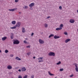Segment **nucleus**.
I'll use <instances>...</instances> for the list:
<instances>
[{
    "mask_svg": "<svg viewBox=\"0 0 78 78\" xmlns=\"http://www.w3.org/2000/svg\"><path fill=\"white\" fill-rule=\"evenodd\" d=\"M19 2V0H15V2Z\"/></svg>",
    "mask_w": 78,
    "mask_h": 78,
    "instance_id": "nucleus-38",
    "label": "nucleus"
},
{
    "mask_svg": "<svg viewBox=\"0 0 78 78\" xmlns=\"http://www.w3.org/2000/svg\"><path fill=\"white\" fill-rule=\"evenodd\" d=\"M59 9H60L61 10L62 9V7L61 6H60L59 7Z\"/></svg>",
    "mask_w": 78,
    "mask_h": 78,
    "instance_id": "nucleus-34",
    "label": "nucleus"
},
{
    "mask_svg": "<svg viewBox=\"0 0 78 78\" xmlns=\"http://www.w3.org/2000/svg\"><path fill=\"white\" fill-rule=\"evenodd\" d=\"M33 59H35L36 58V57L35 56H34L33 57Z\"/></svg>",
    "mask_w": 78,
    "mask_h": 78,
    "instance_id": "nucleus-44",
    "label": "nucleus"
},
{
    "mask_svg": "<svg viewBox=\"0 0 78 78\" xmlns=\"http://www.w3.org/2000/svg\"><path fill=\"white\" fill-rule=\"evenodd\" d=\"M7 69H9V70L10 69H12V66L10 65H9L7 66Z\"/></svg>",
    "mask_w": 78,
    "mask_h": 78,
    "instance_id": "nucleus-11",
    "label": "nucleus"
},
{
    "mask_svg": "<svg viewBox=\"0 0 78 78\" xmlns=\"http://www.w3.org/2000/svg\"><path fill=\"white\" fill-rule=\"evenodd\" d=\"M27 48H30V46H27Z\"/></svg>",
    "mask_w": 78,
    "mask_h": 78,
    "instance_id": "nucleus-43",
    "label": "nucleus"
},
{
    "mask_svg": "<svg viewBox=\"0 0 78 78\" xmlns=\"http://www.w3.org/2000/svg\"><path fill=\"white\" fill-rule=\"evenodd\" d=\"M31 78H34V75H32L31 77Z\"/></svg>",
    "mask_w": 78,
    "mask_h": 78,
    "instance_id": "nucleus-33",
    "label": "nucleus"
},
{
    "mask_svg": "<svg viewBox=\"0 0 78 78\" xmlns=\"http://www.w3.org/2000/svg\"><path fill=\"white\" fill-rule=\"evenodd\" d=\"M55 78H56V77H55Z\"/></svg>",
    "mask_w": 78,
    "mask_h": 78,
    "instance_id": "nucleus-49",
    "label": "nucleus"
},
{
    "mask_svg": "<svg viewBox=\"0 0 78 78\" xmlns=\"http://www.w3.org/2000/svg\"><path fill=\"white\" fill-rule=\"evenodd\" d=\"M39 43H40L41 44H44V41L42 40V39H39Z\"/></svg>",
    "mask_w": 78,
    "mask_h": 78,
    "instance_id": "nucleus-5",
    "label": "nucleus"
},
{
    "mask_svg": "<svg viewBox=\"0 0 78 78\" xmlns=\"http://www.w3.org/2000/svg\"><path fill=\"white\" fill-rule=\"evenodd\" d=\"M15 9H9V11H15Z\"/></svg>",
    "mask_w": 78,
    "mask_h": 78,
    "instance_id": "nucleus-18",
    "label": "nucleus"
},
{
    "mask_svg": "<svg viewBox=\"0 0 78 78\" xmlns=\"http://www.w3.org/2000/svg\"><path fill=\"white\" fill-rule=\"evenodd\" d=\"M27 78V75H25L23 78Z\"/></svg>",
    "mask_w": 78,
    "mask_h": 78,
    "instance_id": "nucleus-31",
    "label": "nucleus"
},
{
    "mask_svg": "<svg viewBox=\"0 0 78 78\" xmlns=\"http://www.w3.org/2000/svg\"><path fill=\"white\" fill-rule=\"evenodd\" d=\"M69 41H70V39H67L65 40V43H67L68 42H69Z\"/></svg>",
    "mask_w": 78,
    "mask_h": 78,
    "instance_id": "nucleus-8",
    "label": "nucleus"
},
{
    "mask_svg": "<svg viewBox=\"0 0 78 78\" xmlns=\"http://www.w3.org/2000/svg\"><path fill=\"white\" fill-rule=\"evenodd\" d=\"M14 34H13V33H11V38L12 39H13L14 38Z\"/></svg>",
    "mask_w": 78,
    "mask_h": 78,
    "instance_id": "nucleus-9",
    "label": "nucleus"
},
{
    "mask_svg": "<svg viewBox=\"0 0 78 78\" xmlns=\"http://www.w3.org/2000/svg\"><path fill=\"white\" fill-rule=\"evenodd\" d=\"M48 55L49 56H55V53L53 52H50L48 53Z\"/></svg>",
    "mask_w": 78,
    "mask_h": 78,
    "instance_id": "nucleus-2",
    "label": "nucleus"
},
{
    "mask_svg": "<svg viewBox=\"0 0 78 78\" xmlns=\"http://www.w3.org/2000/svg\"><path fill=\"white\" fill-rule=\"evenodd\" d=\"M69 22L71 23H74V22H75V20L73 19L70 20H69Z\"/></svg>",
    "mask_w": 78,
    "mask_h": 78,
    "instance_id": "nucleus-7",
    "label": "nucleus"
},
{
    "mask_svg": "<svg viewBox=\"0 0 78 78\" xmlns=\"http://www.w3.org/2000/svg\"><path fill=\"white\" fill-rule=\"evenodd\" d=\"M44 25L45 28H47L48 27V24H47L45 23Z\"/></svg>",
    "mask_w": 78,
    "mask_h": 78,
    "instance_id": "nucleus-19",
    "label": "nucleus"
},
{
    "mask_svg": "<svg viewBox=\"0 0 78 78\" xmlns=\"http://www.w3.org/2000/svg\"><path fill=\"white\" fill-rule=\"evenodd\" d=\"M7 39L6 37H4L2 38V41H5Z\"/></svg>",
    "mask_w": 78,
    "mask_h": 78,
    "instance_id": "nucleus-10",
    "label": "nucleus"
},
{
    "mask_svg": "<svg viewBox=\"0 0 78 78\" xmlns=\"http://www.w3.org/2000/svg\"><path fill=\"white\" fill-rule=\"evenodd\" d=\"M8 52H9V51L7 49L5 50V53H8Z\"/></svg>",
    "mask_w": 78,
    "mask_h": 78,
    "instance_id": "nucleus-25",
    "label": "nucleus"
},
{
    "mask_svg": "<svg viewBox=\"0 0 78 78\" xmlns=\"http://www.w3.org/2000/svg\"><path fill=\"white\" fill-rule=\"evenodd\" d=\"M63 27H64V26L62 24H61L60 26V28H62Z\"/></svg>",
    "mask_w": 78,
    "mask_h": 78,
    "instance_id": "nucleus-26",
    "label": "nucleus"
},
{
    "mask_svg": "<svg viewBox=\"0 0 78 78\" xmlns=\"http://www.w3.org/2000/svg\"><path fill=\"white\" fill-rule=\"evenodd\" d=\"M23 8L24 9H27V8H28V6H25L24 7H23Z\"/></svg>",
    "mask_w": 78,
    "mask_h": 78,
    "instance_id": "nucleus-24",
    "label": "nucleus"
},
{
    "mask_svg": "<svg viewBox=\"0 0 78 78\" xmlns=\"http://www.w3.org/2000/svg\"><path fill=\"white\" fill-rule=\"evenodd\" d=\"M34 6V3H32L29 5V6L30 7H33Z\"/></svg>",
    "mask_w": 78,
    "mask_h": 78,
    "instance_id": "nucleus-6",
    "label": "nucleus"
},
{
    "mask_svg": "<svg viewBox=\"0 0 78 78\" xmlns=\"http://www.w3.org/2000/svg\"><path fill=\"white\" fill-rule=\"evenodd\" d=\"M12 42H13V44H19L20 42L18 40L14 39L12 40Z\"/></svg>",
    "mask_w": 78,
    "mask_h": 78,
    "instance_id": "nucleus-1",
    "label": "nucleus"
},
{
    "mask_svg": "<svg viewBox=\"0 0 78 78\" xmlns=\"http://www.w3.org/2000/svg\"><path fill=\"white\" fill-rule=\"evenodd\" d=\"M73 74H72L69 76L70 77H73Z\"/></svg>",
    "mask_w": 78,
    "mask_h": 78,
    "instance_id": "nucleus-37",
    "label": "nucleus"
},
{
    "mask_svg": "<svg viewBox=\"0 0 78 78\" xmlns=\"http://www.w3.org/2000/svg\"><path fill=\"white\" fill-rule=\"evenodd\" d=\"M38 62H43V60H39L38 61Z\"/></svg>",
    "mask_w": 78,
    "mask_h": 78,
    "instance_id": "nucleus-36",
    "label": "nucleus"
},
{
    "mask_svg": "<svg viewBox=\"0 0 78 78\" xmlns=\"http://www.w3.org/2000/svg\"><path fill=\"white\" fill-rule=\"evenodd\" d=\"M48 74L49 75H50V76H53L55 75V74H53L50 73V72H49V71L48 72Z\"/></svg>",
    "mask_w": 78,
    "mask_h": 78,
    "instance_id": "nucleus-15",
    "label": "nucleus"
},
{
    "mask_svg": "<svg viewBox=\"0 0 78 78\" xmlns=\"http://www.w3.org/2000/svg\"><path fill=\"white\" fill-rule=\"evenodd\" d=\"M21 70L22 72H24V71H25L26 70V68H25V67H23L22 68Z\"/></svg>",
    "mask_w": 78,
    "mask_h": 78,
    "instance_id": "nucleus-12",
    "label": "nucleus"
},
{
    "mask_svg": "<svg viewBox=\"0 0 78 78\" xmlns=\"http://www.w3.org/2000/svg\"><path fill=\"white\" fill-rule=\"evenodd\" d=\"M18 71H19V72H21V70L20 69H19V70H18Z\"/></svg>",
    "mask_w": 78,
    "mask_h": 78,
    "instance_id": "nucleus-45",
    "label": "nucleus"
},
{
    "mask_svg": "<svg viewBox=\"0 0 78 78\" xmlns=\"http://www.w3.org/2000/svg\"><path fill=\"white\" fill-rule=\"evenodd\" d=\"M30 10H32L33 8L31 7L30 8Z\"/></svg>",
    "mask_w": 78,
    "mask_h": 78,
    "instance_id": "nucleus-40",
    "label": "nucleus"
},
{
    "mask_svg": "<svg viewBox=\"0 0 78 78\" xmlns=\"http://www.w3.org/2000/svg\"><path fill=\"white\" fill-rule=\"evenodd\" d=\"M18 78H22V77L21 76H19Z\"/></svg>",
    "mask_w": 78,
    "mask_h": 78,
    "instance_id": "nucleus-41",
    "label": "nucleus"
},
{
    "mask_svg": "<svg viewBox=\"0 0 78 78\" xmlns=\"http://www.w3.org/2000/svg\"><path fill=\"white\" fill-rule=\"evenodd\" d=\"M59 36H58L56 35H55L54 37V38H55V39H58V38H59Z\"/></svg>",
    "mask_w": 78,
    "mask_h": 78,
    "instance_id": "nucleus-16",
    "label": "nucleus"
},
{
    "mask_svg": "<svg viewBox=\"0 0 78 78\" xmlns=\"http://www.w3.org/2000/svg\"><path fill=\"white\" fill-rule=\"evenodd\" d=\"M16 22L15 21H13L12 22V23L13 24V25H15L16 24Z\"/></svg>",
    "mask_w": 78,
    "mask_h": 78,
    "instance_id": "nucleus-20",
    "label": "nucleus"
},
{
    "mask_svg": "<svg viewBox=\"0 0 78 78\" xmlns=\"http://www.w3.org/2000/svg\"><path fill=\"white\" fill-rule=\"evenodd\" d=\"M15 59H17V60H18V61H20L21 60V58H19L18 57H16Z\"/></svg>",
    "mask_w": 78,
    "mask_h": 78,
    "instance_id": "nucleus-13",
    "label": "nucleus"
},
{
    "mask_svg": "<svg viewBox=\"0 0 78 78\" xmlns=\"http://www.w3.org/2000/svg\"><path fill=\"white\" fill-rule=\"evenodd\" d=\"M22 32L23 33L25 32V28L24 27H23L22 28Z\"/></svg>",
    "mask_w": 78,
    "mask_h": 78,
    "instance_id": "nucleus-14",
    "label": "nucleus"
},
{
    "mask_svg": "<svg viewBox=\"0 0 78 78\" xmlns=\"http://www.w3.org/2000/svg\"><path fill=\"white\" fill-rule=\"evenodd\" d=\"M19 14H21V12H19Z\"/></svg>",
    "mask_w": 78,
    "mask_h": 78,
    "instance_id": "nucleus-47",
    "label": "nucleus"
},
{
    "mask_svg": "<svg viewBox=\"0 0 78 78\" xmlns=\"http://www.w3.org/2000/svg\"><path fill=\"white\" fill-rule=\"evenodd\" d=\"M61 62L60 61H59L58 63H56L57 65H59V64H61Z\"/></svg>",
    "mask_w": 78,
    "mask_h": 78,
    "instance_id": "nucleus-22",
    "label": "nucleus"
},
{
    "mask_svg": "<svg viewBox=\"0 0 78 78\" xmlns=\"http://www.w3.org/2000/svg\"><path fill=\"white\" fill-rule=\"evenodd\" d=\"M0 53H2V50H0Z\"/></svg>",
    "mask_w": 78,
    "mask_h": 78,
    "instance_id": "nucleus-46",
    "label": "nucleus"
},
{
    "mask_svg": "<svg viewBox=\"0 0 78 78\" xmlns=\"http://www.w3.org/2000/svg\"><path fill=\"white\" fill-rule=\"evenodd\" d=\"M77 13H78V10H77Z\"/></svg>",
    "mask_w": 78,
    "mask_h": 78,
    "instance_id": "nucleus-48",
    "label": "nucleus"
},
{
    "mask_svg": "<svg viewBox=\"0 0 78 78\" xmlns=\"http://www.w3.org/2000/svg\"><path fill=\"white\" fill-rule=\"evenodd\" d=\"M16 28V26L13 27H10V28H11V29H15V28Z\"/></svg>",
    "mask_w": 78,
    "mask_h": 78,
    "instance_id": "nucleus-23",
    "label": "nucleus"
},
{
    "mask_svg": "<svg viewBox=\"0 0 78 78\" xmlns=\"http://www.w3.org/2000/svg\"><path fill=\"white\" fill-rule=\"evenodd\" d=\"M34 35V33H32V34H31V36H33Z\"/></svg>",
    "mask_w": 78,
    "mask_h": 78,
    "instance_id": "nucleus-42",
    "label": "nucleus"
},
{
    "mask_svg": "<svg viewBox=\"0 0 78 78\" xmlns=\"http://www.w3.org/2000/svg\"><path fill=\"white\" fill-rule=\"evenodd\" d=\"M56 30L57 31H59V30H62V28H56Z\"/></svg>",
    "mask_w": 78,
    "mask_h": 78,
    "instance_id": "nucleus-17",
    "label": "nucleus"
},
{
    "mask_svg": "<svg viewBox=\"0 0 78 78\" xmlns=\"http://www.w3.org/2000/svg\"><path fill=\"white\" fill-rule=\"evenodd\" d=\"M59 70L61 72H62V71H63V70H64V69H60Z\"/></svg>",
    "mask_w": 78,
    "mask_h": 78,
    "instance_id": "nucleus-27",
    "label": "nucleus"
},
{
    "mask_svg": "<svg viewBox=\"0 0 78 78\" xmlns=\"http://www.w3.org/2000/svg\"><path fill=\"white\" fill-rule=\"evenodd\" d=\"M16 26V27H17L19 28V27H20V22H18L16 24L15 26Z\"/></svg>",
    "mask_w": 78,
    "mask_h": 78,
    "instance_id": "nucleus-4",
    "label": "nucleus"
},
{
    "mask_svg": "<svg viewBox=\"0 0 78 78\" xmlns=\"http://www.w3.org/2000/svg\"><path fill=\"white\" fill-rule=\"evenodd\" d=\"M64 34L65 35H67L68 34L67 33V32H65L64 33Z\"/></svg>",
    "mask_w": 78,
    "mask_h": 78,
    "instance_id": "nucleus-30",
    "label": "nucleus"
},
{
    "mask_svg": "<svg viewBox=\"0 0 78 78\" xmlns=\"http://www.w3.org/2000/svg\"><path fill=\"white\" fill-rule=\"evenodd\" d=\"M74 64H75V66L76 67V68H75L76 71L78 72V66H77V64H76V63H75Z\"/></svg>",
    "mask_w": 78,
    "mask_h": 78,
    "instance_id": "nucleus-3",
    "label": "nucleus"
},
{
    "mask_svg": "<svg viewBox=\"0 0 78 78\" xmlns=\"http://www.w3.org/2000/svg\"><path fill=\"white\" fill-rule=\"evenodd\" d=\"M10 57H13L14 56V55L12 54H11L10 55Z\"/></svg>",
    "mask_w": 78,
    "mask_h": 78,
    "instance_id": "nucleus-29",
    "label": "nucleus"
},
{
    "mask_svg": "<svg viewBox=\"0 0 78 78\" xmlns=\"http://www.w3.org/2000/svg\"><path fill=\"white\" fill-rule=\"evenodd\" d=\"M50 17H51L48 16V17H47V19H49V18H50Z\"/></svg>",
    "mask_w": 78,
    "mask_h": 78,
    "instance_id": "nucleus-39",
    "label": "nucleus"
},
{
    "mask_svg": "<svg viewBox=\"0 0 78 78\" xmlns=\"http://www.w3.org/2000/svg\"><path fill=\"white\" fill-rule=\"evenodd\" d=\"M43 58L42 57H40L39 58H38V59L39 60H40V59H42Z\"/></svg>",
    "mask_w": 78,
    "mask_h": 78,
    "instance_id": "nucleus-28",
    "label": "nucleus"
},
{
    "mask_svg": "<svg viewBox=\"0 0 78 78\" xmlns=\"http://www.w3.org/2000/svg\"><path fill=\"white\" fill-rule=\"evenodd\" d=\"M24 42L25 44H27V42L26 41H24Z\"/></svg>",
    "mask_w": 78,
    "mask_h": 78,
    "instance_id": "nucleus-32",
    "label": "nucleus"
},
{
    "mask_svg": "<svg viewBox=\"0 0 78 78\" xmlns=\"http://www.w3.org/2000/svg\"><path fill=\"white\" fill-rule=\"evenodd\" d=\"M54 36V35L53 34H51L49 36V38H50L51 37H53Z\"/></svg>",
    "mask_w": 78,
    "mask_h": 78,
    "instance_id": "nucleus-21",
    "label": "nucleus"
},
{
    "mask_svg": "<svg viewBox=\"0 0 78 78\" xmlns=\"http://www.w3.org/2000/svg\"><path fill=\"white\" fill-rule=\"evenodd\" d=\"M30 54H31V53L30 52H29L27 53V55H30Z\"/></svg>",
    "mask_w": 78,
    "mask_h": 78,
    "instance_id": "nucleus-35",
    "label": "nucleus"
}]
</instances>
